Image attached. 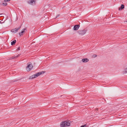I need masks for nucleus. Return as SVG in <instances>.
Here are the masks:
<instances>
[{"mask_svg": "<svg viewBox=\"0 0 127 127\" xmlns=\"http://www.w3.org/2000/svg\"><path fill=\"white\" fill-rule=\"evenodd\" d=\"M97 56V55H94L93 56V57L94 58L96 57Z\"/></svg>", "mask_w": 127, "mask_h": 127, "instance_id": "16", "label": "nucleus"}, {"mask_svg": "<svg viewBox=\"0 0 127 127\" xmlns=\"http://www.w3.org/2000/svg\"><path fill=\"white\" fill-rule=\"evenodd\" d=\"M124 8V5L123 4H122L121 7L119 8V10H121L122 9Z\"/></svg>", "mask_w": 127, "mask_h": 127, "instance_id": "12", "label": "nucleus"}, {"mask_svg": "<svg viewBox=\"0 0 127 127\" xmlns=\"http://www.w3.org/2000/svg\"><path fill=\"white\" fill-rule=\"evenodd\" d=\"M45 72V71H42L38 72L34 75H32L31 76L29 77V79H32L33 78H35L36 77H37L38 76H40L41 74H43Z\"/></svg>", "mask_w": 127, "mask_h": 127, "instance_id": "1", "label": "nucleus"}, {"mask_svg": "<svg viewBox=\"0 0 127 127\" xmlns=\"http://www.w3.org/2000/svg\"><path fill=\"white\" fill-rule=\"evenodd\" d=\"M96 110L98 111V109H96Z\"/></svg>", "mask_w": 127, "mask_h": 127, "instance_id": "20", "label": "nucleus"}, {"mask_svg": "<svg viewBox=\"0 0 127 127\" xmlns=\"http://www.w3.org/2000/svg\"><path fill=\"white\" fill-rule=\"evenodd\" d=\"M59 15H60L59 14H58V16H57V17L58 16H59Z\"/></svg>", "mask_w": 127, "mask_h": 127, "instance_id": "19", "label": "nucleus"}, {"mask_svg": "<svg viewBox=\"0 0 127 127\" xmlns=\"http://www.w3.org/2000/svg\"><path fill=\"white\" fill-rule=\"evenodd\" d=\"M61 127H65L66 126H69L70 123L69 121H64L61 122L60 124Z\"/></svg>", "mask_w": 127, "mask_h": 127, "instance_id": "2", "label": "nucleus"}, {"mask_svg": "<svg viewBox=\"0 0 127 127\" xmlns=\"http://www.w3.org/2000/svg\"><path fill=\"white\" fill-rule=\"evenodd\" d=\"M89 61V60L87 58H84L82 59V61L84 63H86L88 62Z\"/></svg>", "mask_w": 127, "mask_h": 127, "instance_id": "8", "label": "nucleus"}, {"mask_svg": "<svg viewBox=\"0 0 127 127\" xmlns=\"http://www.w3.org/2000/svg\"><path fill=\"white\" fill-rule=\"evenodd\" d=\"M87 31V29H85L83 30H80L78 31V32L79 34L81 35H83L85 34Z\"/></svg>", "mask_w": 127, "mask_h": 127, "instance_id": "4", "label": "nucleus"}, {"mask_svg": "<svg viewBox=\"0 0 127 127\" xmlns=\"http://www.w3.org/2000/svg\"><path fill=\"white\" fill-rule=\"evenodd\" d=\"M87 126L88 127V126L86 125H85L82 126L80 127H87Z\"/></svg>", "mask_w": 127, "mask_h": 127, "instance_id": "15", "label": "nucleus"}, {"mask_svg": "<svg viewBox=\"0 0 127 127\" xmlns=\"http://www.w3.org/2000/svg\"><path fill=\"white\" fill-rule=\"evenodd\" d=\"M124 22H127V21H125Z\"/></svg>", "mask_w": 127, "mask_h": 127, "instance_id": "21", "label": "nucleus"}, {"mask_svg": "<svg viewBox=\"0 0 127 127\" xmlns=\"http://www.w3.org/2000/svg\"><path fill=\"white\" fill-rule=\"evenodd\" d=\"M20 54H18L17 56H15L12 57L10 58L9 59L10 60H11L12 59H14L15 58H17L18 57H19L20 56Z\"/></svg>", "mask_w": 127, "mask_h": 127, "instance_id": "9", "label": "nucleus"}, {"mask_svg": "<svg viewBox=\"0 0 127 127\" xmlns=\"http://www.w3.org/2000/svg\"><path fill=\"white\" fill-rule=\"evenodd\" d=\"M10 0H4V1H7V2L9 1Z\"/></svg>", "mask_w": 127, "mask_h": 127, "instance_id": "18", "label": "nucleus"}, {"mask_svg": "<svg viewBox=\"0 0 127 127\" xmlns=\"http://www.w3.org/2000/svg\"><path fill=\"white\" fill-rule=\"evenodd\" d=\"M36 2V1L34 0H29L28 1V3L32 5H35Z\"/></svg>", "mask_w": 127, "mask_h": 127, "instance_id": "5", "label": "nucleus"}, {"mask_svg": "<svg viewBox=\"0 0 127 127\" xmlns=\"http://www.w3.org/2000/svg\"><path fill=\"white\" fill-rule=\"evenodd\" d=\"M25 29H23V30L20 33H19V34L20 36H21L22 35H23V33L24 32H25Z\"/></svg>", "mask_w": 127, "mask_h": 127, "instance_id": "11", "label": "nucleus"}, {"mask_svg": "<svg viewBox=\"0 0 127 127\" xmlns=\"http://www.w3.org/2000/svg\"><path fill=\"white\" fill-rule=\"evenodd\" d=\"M20 49V47H19L17 49V50H19Z\"/></svg>", "mask_w": 127, "mask_h": 127, "instance_id": "17", "label": "nucleus"}, {"mask_svg": "<svg viewBox=\"0 0 127 127\" xmlns=\"http://www.w3.org/2000/svg\"><path fill=\"white\" fill-rule=\"evenodd\" d=\"M28 66L26 67V70L28 71H29L33 67V66L30 62L28 63Z\"/></svg>", "mask_w": 127, "mask_h": 127, "instance_id": "3", "label": "nucleus"}, {"mask_svg": "<svg viewBox=\"0 0 127 127\" xmlns=\"http://www.w3.org/2000/svg\"><path fill=\"white\" fill-rule=\"evenodd\" d=\"M16 42V40H14V41H13L11 42V45H13L15 44Z\"/></svg>", "mask_w": 127, "mask_h": 127, "instance_id": "13", "label": "nucleus"}, {"mask_svg": "<svg viewBox=\"0 0 127 127\" xmlns=\"http://www.w3.org/2000/svg\"><path fill=\"white\" fill-rule=\"evenodd\" d=\"M127 73V68H125L123 71V73L124 74Z\"/></svg>", "mask_w": 127, "mask_h": 127, "instance_id": "14", "label": "nucleus"}, {"mask_svg": "<svg viewBox=\"0 0 127 127\" xmlns=\"http://www.w3.org/2000/svg\"><path fill=\"white\" fill-rule=\"evenodd\" d=\"M21 28V26H20L17 28H15L14 29H12L11 30V31L15 33L17 32L18 30Z\"/></svg>", "mask_w": 127, "mask_h": 127, "instance_id": "6", "label": "nucleus"}, {"mask_svg": "<svg viewBox=\"0 0 127 127\" xmlns=\"http://www.w3.org/2000/svg\"><path fill=\"white\" fill-rule=\"evenodd\" d=\"M80 27L79 25H75L73 27V30L75 31L77 30Z\"/></svg>", "mask_w": 127, "mask_h": 127, "instance_id": "7", "label": "nucleus"}, {"mask_svg": "<svg viewBox=\"0 0 127 127\" xmlns=\"http://www.w3.org/2000/svg\"><path fill=\"white\" fill-rule=\"evenodd\" d=\"M7 1H4V2L2 1L3 3L2 4V5H3V6H5L7 5V3H6Z\"/></svg>", "mask_w": 127, "mask_h": 127, "instance_id": "10", "label": "nucleus"}]
</instances>
